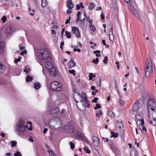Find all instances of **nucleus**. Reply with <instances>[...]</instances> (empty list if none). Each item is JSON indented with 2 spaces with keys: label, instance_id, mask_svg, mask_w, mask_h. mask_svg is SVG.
I'll list each match as a JSON object with an SVG mask.
<instances>
[{
  "label": "nucleus",
  "instance_id": "1",
  "mask_svg": "<svg viewBox=\"0 0 156 156\" xmlns=\"http://www.w3.org/2000/svg\"><path fill=\"white\" fill-rule=\"evenodd\" d=\"M49 126L53 130H58L62 127V121L58 118L53 117L50 119Z\"/></svg>",
  "mask_w": 156,
  "mask_h": 156
},
{
  "label": "nucleus",
  "instance_id": "2",
  "mask_svg": "<svg viewBox=\"0 0 156 156\" xmlns=\"http://www.w3.org/2000/svg\"><path fill=\"white\" fill-rule=\"evenodd\" d=\"M153 71L152 64L151 59L148 58L145 62L144 67V73L145 77H144L143 80H145L146 78L148 77L150 74Z\"/></svg>",
  "mask_w": 156,
  "mask_h": 156
},
{
  "label": "nucleus",
  "instance_id": "3",
  "mask_svg": "<svg viewBox=\"0 0 156 156\" xmlns=\"http://www.w3.org/2000/svg\"><path fill=\"white\" fill-rule=\"evenodd\" d=\"M19 122V123L16 124L15 131L19 135H22L27 130L25 129L23 120L20 119Z\"/></svg>",
  "mask_w": 156,
  "mask_h": 156
},
{
  "label": "nucleus",
  "instance_id": "4",
  "mask_svg": "<svg viewBox=\"0 0 156 156\" xmlns=\"http://www.w3.org/2000/svg\"><path fill=\"white\" fill-rule=\"evenodd\" d=\"M147 109L148 111V116L151 114L150 113V111H153L156 110V102L155 100L153 99H149L147 103Z\"/></svg>",
  "mask_w": 156,
  "mask_h": 156
},
{
  "label": "nucleus",
  "instance_id": "5",
  "mask_svg": "<svg viewBox=\"0 0 156 156\" xmlns=\"http://www.w3.org/2000/svg\"><path fill=\"white\" fill-rule=\"evenodd\" d=\"M42 51L43 52H41V50H39L38 52L39 53V55H38L39 58L40 59H45L49 58L50 54L48 49L46 48H43L42 49Z\"/></svg>",
  "mask_w": 156,
  "mask_h": 156
},
{
  "label": "nucleus",
  "instance_id": "6",
  "mask_svg": "<svg viewBox=\"0 0 156 156\" xmlns=\"http://www.w3.org/2000/svg\"><path fill=\"white\" fill-rule=\"evenodd\" d=\"M51 89L52 91H58L62 89L61 84L57 81L52 82L51 83Z\"/></svg>",
  "mask_w": 156,
  "mask_h": 156
},
{
  "label": "nucleus",
  "instance_id": "7",
  "mask_svg": "<svg viewBox=\"0 0 156 156\" xmlns=\"http://www.w3.org/2000/svg\"><path fill=\"white\" fill-rule=\"evenodd\" d=\"M75 130L73 126L72 125H67L63 128V130L66 133L72 134L75 132Z\"/></svg>",
  "mask_w": 156,
  "mask_h": 156
},
{
  "label": "nucleus",
  "instance_id": "8",
  "mask_svg": "<svg viewBox=\"0 0 156 156\" xmlns=\"http://www.w3.org/2000/svg\"><path fill=\"white\" fill-rule=\"evenodd\" d=\"M108 28L110 29V31L109 33V40L112 41V42H113L114 41V36L113 34L112 25L110 24L108 25Z\"/></svg>",
  "mask_w": 156,
  "mask_h": 156
},
{
  "label": "nucleus",
  "instance_id": "9",
  "mask_svg": "<svg viewBox=\"0 0 156 156\" xmlns=\"http://www.w3.org/2000/svg\"><path fill=\"white\" fill-rule=\"evenodd\" d=\"M72 31L73 33L74 34L76 37L79 38L81 37V34L78 28L76 27H72Z\"/></svg>",
  "mask_w": 156,
  "mask_h": 156
},
{
  "label": "nucleus",
  "instance_id": "10",
  "mask_svg": "<svg viewBox=\"0 0 156 156\" xmlns=\"http://www.w3.org/2000/svg\"><path fill=\"white\" fill-rule=\"evenodd\" d=\"M129 9L140 20L139 13L138 10L134 8L133 7L130 6L129 7Z\"/></svg>",
  "mask_w": 156,
  "mask_h": 156
},
{
  "label": "nucleus",
  "instance_id": "11",
  "mask_svg": "<svg viewBox=\"0 0 156 156\" xmlns=\"http://www.w3.org/2000/svg\"><path fill=\"white\" fill-rule=\"evenodd\" d=\"M139 100H137L133 104L132 106V110L134 112H136L138 111L140 108L139 105Z\"/></svg>",
  "mask_w": 156,
  "mask_h": 156
},
{
  "label": "nucleus",
  "instance_id": "12",
  "mask_svg": "<svg viewBox=\"0 0 156 156\" xmlns=\"http://www.w3.org/2000/svg\"><path fill=\"white\" fill-rule=\"evenodd\" d=\"M92 139L94 146L95 147L99 146V140L98 137L94 136L93 137Z\"/></svg>",
  "mask_w": 156,
  "mask_h": 156
},
{
  "label": "nucleus",
  "instance_id": "13",
  "mask_svg": "<svg viewBox=\"0 0 156 156\" xmlns=\"http://www.w3.org/2000/svg\"><path fill=\"white\" fill-rule=\"evenodd\" d=\"M109 144L110 147L111 149L113 151L116 152L117 151L118 148L112 141H111L109 142Z\"/></svg>",
  "mask_w": 156,
  "mask_h": 156
},
{
  "label": "nucleus",
  "instance_id": "14",
  "mask_svg": "<svg viewBox=\"0 0 156 156\" xmlns=\"http://www.w3.org/2000/svg\"><path fill=\"white\" fill-rule=\"evenodd\" d=\"M80 102L82 106L83 107L84 109H85L86 106L88 108L90 107V102L88 100L85 101V102H84L83 100H82L80 101Z\"/></svg>",
  "mask_w": 156,
  "mask_h": 156
},
{
  "label": "nucleus",
  "instance_id": "15",
  "mask_svg": "<svg viewBox=\"0 0 156 156\" xmlns=\"http://www.w3.org/2000/svg\"><path fill=\"white\" fill-rule=\"evenodd\" d=\"M5 49V43L2 41H0V54H2L4 52Z\"/></svg>",
  "mask_w": 156,
  "mask_h": 156
},
{
  "label": "nucleus",
  "instance_id": "16",
  "mask_svg": "<svg viewBox=\"0 0 156 156\" xmlns=\"http://www.w3.org/2000/svg\"><path fill=\"white\" fill-rule=\"evenodd\" d=\"M75 65L76 63L74 61L73 58H71L68 63V68L70 69L75 66Z\"/></svg>",
  "mask_w": 156,
  "mask_h": 156
},
{
  "label": "nucleus",
  "instance_id": "17",
  "mask_svg": "<svg viewBox=\"0 0 156 156\" xmlns=\"http://www.w3.org/2000/svg\"><path fill=\"white\" fill-rule=\"evenodd\" d=\"M143 119L140 118V115L136 114L135 117V120L137 125H140L141 124V120Z\"/></svg>",
  "mask_w": 156,
  "mask_h": 156
},
{
  "label": "nucleus",
  "instance_id": "18",
  "mask_svg": "<svg viewBox=\"0 0 156 156\" xmlns=\"http://www.w3.org/2000/svg\"><path fill=\"white\" fill-rule=\"evenodd\" d=\"M48 70L52 76H54L56 75V71L55 68L52 67Z\"/></svg>",
  "mask_w": 156,
  "mask_h": 156
},
{
  "label": "nucleus",
  "instance_id": "19",
  "mask_svg": "<svg viewBox=\"0 0 156 156\" xmlns=\"http://www.w3.org/2000/svg\"><path fill=\"white\" fill-rule=\"evenodd\" d=\"M58 110V108L57 107L53 108L51 109L49 114L51 115H53L54 114L56 113V110Z\"/></svg>",
  "mask_w": 156,
  "mask_h": 156
},
{
  "label": "nucleus",
  "instance_id": "20",
  "mask_svg": "<svg viewBox=\"0 0 156 156\" xmlns=\"http://www.w3.org/2000/svg\"><path fill=\"white\" fill-rule=\"evenodd\" d=\"M67 7L69 9H72L74 6V5L71 0H67Z\"/></svg>",
  "mask_w": 156,
  "mask_h": 156
},
{
  "label": "nucleus",
  "instance_id": "21",
  "mask_svg": "<svg viewBox=\"0 0 156 156\" xmlns=\"http://www.w3.org/2000/svg\"><path fill=\"white\" fill-rule=\"evenodd\" d=\"M12 32V28L11 26H8L5 30V33L6 34H10Z\"/></svg>",
  "mask_w": 156,
  "mask_h": 156
},
{
  "label": "nucleus",
  "instance_id": "22",
  "mask_svg": "<svg viewBox=\"0 0 156 156\" xmlns=\"http://www.w3.org/2000/svg\"><path fill=\"white\" fill-rule=\"evenodd\" d=\"M76 135V137L77 138L79 139L83 137V135L81 134L80 132L77 130H75V132L73 133Z\"/></svg>",
  "mask_w": 156,
  "mask_h": 156
},
{
  "label": "nucleus",
  "instance_id": "23",
  "mask_svg": "<svg viewBox=\"0 0 156 156\" xmlns=\"http://www.w3.org/2000/svg\"><path fill=\"white\" fill-rule=\"evenodd\" d=\"M45 67L48 70H49L51 67H53L51 62L49 61H47L46 62Z\"/></svg>",
  "mask_w": 156,
  "mask_h": 156
},
{
  "label": "nucleus",
  "instance_id": "24",
  "mask_svg": "<svg viewBox=\"0 0 156 156\" xmlns=\"http://www.w3.org/2000/svg\"><path fill=\"white\" fill-rule=\"evenodd\" d=\"M117 124L119 130L124 131L123 130V125L122 123L121 122H118Z\"/></svg>",
  "mask_w": 156,
  "mask_h": 156
},
{
  "label": "nucleus",
  "instance_id": "25",
  "mask_svg": "<svg viewBox=\"0 0 156 156\" xmlns=\"http://www.w3.org/2000/svg\"><path fill=\"white\" fill-rule=\"evenodd\" d=\"M108 115L112 118H114L115 116V114L111 110H109L108 111Z\"/></svg>",
  "mask_w": 156,
  "mask_h": 156
},
{
  "label": "nucleus",
  "instance_id": "26",
  "mask_svg": "<svg viewBox=\"0 0 156 156\" xmlns=\"http://www.w3.org/2000/svg\"><path fill=\"white\" fill-rule=\"evenodd\" d=\"M81 97L84 99L85 101L88 100L87 94L85 92H82Z\"/></svg>",
  "mask_w": 156,
  "mask_h": 156
},
{
  "label": "nucleus",
  "instance_id": "27",
  "mask_svg": "<svg viewBox=\"0 0 156 156\" xmlns=\"http://www.w3.org/2000/svg\"><path fill=\"white\" fill-rule=\"evenodd\" d=\"M144 121L143 119H142L141 120V125L142 126V129L143 130L146 131H147V129L146 128H145L144 126Z\"/></svg>",
  "mask_w": 156,
  "mask_h": 156
},
{
  "label": "nucleus",
  "instance_id": "28",
  "mask_svg": "<svg viewBox=\"0 0 156 156\" xmlns=\"http://www.w3.org/2000/svg\"><path fill=\"white\" fill-rule=\"evenodd\" d=\"M117 92H118V94L119 95V96L120 98L121 96H120V93H119V90H117ZM119 103L120 105H124V101L122 100L121 98H120L119 99Z\"/></svg>",
  "mask_w": 156,
  "mask_h": 156
},
{
  "label": "nucleus",
  "instance_id": "29",
  "mask_svg": "<svg viewBox=\"0 0 156 156\" xmlns=\"http://www.w3.org/2000/svg\"><path fill=\"white\" fill-rule=\"evenodd\" d=\"M152 117L153 119L155 120L156 121V111L155 110H154L152 111Z\"/></svg>",
  "mask_w": 156,
  "mask_h": 156
},
{
  "label": "nucleus",
  "instance_id": "30",
  "mask_svg": "<svg viewBox=\"0 0 156 156\" xmlns=\"http://www.w3.org/2000/svg\"><path fill=\"white\" fill-rule=\"evenodd\" d=\"M97 82L96 83L97 85L99 86H101V78L100 77H98L97 78Z\"/></svg>",
  "mask_w": 156,
  "mask_h": 156
},
{
  "label": "nucleus",
  "instance_id": "31",
  "mask_svg": "<svg viewBox=\"0 0 156 156\" xmlns=\"http://www.w3.org/2000/svg\"><path fill=\"white\" fill-rule=\"evenodd\" d=\"M95 5L94 3H90L89 6L88 8L90 10H91L95 7Z\"/></svg>",
  "mask_w": 156,
  "mask_h": 156
},
{
  "label": "nucleus",
  "instance_id": "32",
  "mask_svg": "<svg viewBox=\"0 0 156 156\" xmlns=\"http://www.w3.org/2000/svg\"><path fill=\"white\" fill-rule=\"evenodd\" d=\"M111 134H112L111 137H113L114 138H116L118 136V134L117 133H114L113 131L111 132Z\"/></svg>",
  "mask_w": 156,
  "mask_h": 156
},
{
  "label": "nucleus",
  "instance_id": "33",
  "mask_svg": "<svg viewBox=\"0 0 156 156\" xmlns=\"http://www.w3.org/2000/svg\"><path fill=\"white\" fill-rule=\"evenodd\" d=\"M34 85L36 89H38L41 87L40 84L38 82L35 83Z\"/></svg>",
  "mask_w": 156,
  "mask_h": 156
},
{
  "label": "nucleus",
  "instance_id": "34",
  "mask_svg": "<svg viewBox=\"0 0 156 156\" xmlns=\"http://www.w3.org/2000/svg\"><path fill=\"white\" fill-rule=\"evenodd\" d=\"M45 146L47 148V150L49 154L53 152V151L51 149L50 147L47 144H45Z\"/></svg>",
  "mask_w": 156,
  "mask_h": 156
},
{
  "label": "nucleus",
  "instance_id": "35",
  "mask_svg": "<svg viewBox=\"0 0 156 156\" xmlns=\"http://www.w3.org/2000/svg\"><path fill=\"white\" fill-rule=\"evenodd\" d=\"M89 26L91 30L93 32L95 31L96 28L92 24H89Z\"/></svg>",
  "mask_w": 156,
  "mask_h": 156
},
{
  "label": "nucleus",
  "instance_id": "36",
  "mask_svg": "<svg viewBox=\"0 0 156 156\" xmlns=\"http://www.w3.org/2000/svg\"><path fill=\"white\" fill-rule=\"evenodd\" d=\"M71 33L69 32L68 31H66L65 33V34L66 37L68 38H70L71 37V35H70Z\"/></svg>",
  "mask_w": 156,
  "mask_h": 156
},
{
  "label": "nucleus",
  "instance_id": "37",
  "mask_svg": "<svg viewBox=\"0 0 156 156\" xmlns=\"http://www.w3.org/2000/svg\"><path fill=\"white\" fill-rule=\"evenodd\" d=\"M102 115L101 111L99 110L97 112L96 116L98 117H100Z\"/></svg>",
  "mask_w": 156,
  "mask_h": 156
},
{
  "label": "nucleus",
  "instance_id": "38",
  "mask_svg": "<svg viewBox=\"0 0 156 156\" xmlns=\"http://www.w3.org/2000/svg\"><path fill=\"white\" fill-rule=\"evenodd\" d=\"M30 70V69L28 68L27 69V67L25 66V69H23L24 72H26V74H28L29 73V71Z\"/></svg>",
  "mask_w": 156,
  "mask_h": 156
},
{
  "label": "nucleus",
  "instance_id": "39",
  "mask_svg": "<svg viewBox=\"0 0 156 156\" xmlns=\"http://www.w3.org/2000/svg\"><path fill=\"white\" fill-rule=\"evenodd\" d=\"M85 23L83 21H80V23L79 24V26L82 29H83L84 27Z\"/></svg>",
  "mask_w": 156,
  "mask_h": 156
},
{
  "label": "nucleus",
  "instance_id": "40",
  "mask_svg": "<svg viewBox=\"0 0 156 156\" xmlns=\"http://www.w3.org/2000/svg\"><path fill=\"white\" fill-rule=\"evenodd\" d=\"M33 80L32 77L30 76L29 75H28L27 77L26 81L28 82L29 81H31Z\"/></svg>",
  "mask_w": 156,
  "mask_h": 156
},
{
  "label": "nucleus",
  "instance_id": "41",
  "mask_svg": "<svg viewBox=\"0 0 156 156\" xmlns=\"http://www.w3.org/2000/svg\"><path fill=\"white\" fill-rule=\"evenodd\" d=\"M150 123L154 126H155L156 125V121L155 120L153 119V120L150 121Z\"/></svg>",
  "mask_w": 156,
  "mask_h": 156
},
{
  "label": "nucleus",
  "instance_id": "42",
  "mask_svg": "<svg viewBox=\"0 0 156 156\" xmlns=\"http://www.w3.org/2000/svg\"><path fill=\"white\" fill-rule=\"evenodd\" d=\"M71 149H74L75 147V144H74L73 142L71 141L69 143Z\"/></svg>",
  "mask_w": 156,
  "mask_h": 156
},
{
  "label": "nucleus",
  "instance_id": "43",
  "mask_svg": "<svg viewBox=\"0 0 156 156\" xmlns=\"http://www.w3.org/2000/svg\"><path fill=\"white\" fill-rule=\"evenodd\" d=\"M11 146L12 147H15L16 144L17 142L15 141H11Z\"/></svg>",
  "mask_w": 156,
  "mask_h": 156
},
{
  "label": "nucleus",
  "instance_id": "44",
  "mask_svg": "<svg viewBox=\"0 0 156 156\" xmlns=\"http://www.w3.org/2000/svg\"><path fill=\"white\" fill-rule=\"evenodd\" d=\"M98 58H96L95 59H93L92 60V62L95 63V64H97L98 63Z\"/></svg>",
  "mask_w": 156,
  "mask_h": 156
},
{
  "label": "nucleus",
  "instance_id": "45",
  "mask_svg": "<svg viewBox=\"0 0 156 156\" xmlns=\"http://www.w3.org/2000/svg\"><path fill=\"white\" fill-rule=\"evenodd\" d=\"M21 57H19L18 58H15L14 60V62L15 63H17L18 62H20L21 60Z\"/></svg>",
  "mask_w": 156,
  "mask_h": 156
},
{
  "label": "nucleus",
  "instance_id": "46",
  "mask_svg": "<svg viewBox=\"0 0 156 156\" xmlns=\"http://www.w3.org/2000/svg\"><path fill=\"white\" fill-rule=\"evenodd\" d=\"M69 73L73 74L74 76L76 75V74L75 73V71L74 70H69Z\"/></svg>",
  "mask_w": 156,
  "mask_h": 156
},
{
  "label": "nucleus",
  "instance_id": "47",
  "mask_svg": "<svg viewBox=\"0 0 156 156\" xmlns=\"http://www.w3.org/2000/svg\"><path fill=\"white\" fill-rule=\"evenodd\" d=\"M1 20L3 21L2 23H5L6 20V18L5 16H3L1 18Z\"/></svg>",
  "mask_w": 156,
  "mask_h": 156
},
{
  "label": "nucleus",
  "instance_id": "48",
  "mask_svg": "<svg viewBox=\"0 0 156 156\" xmlns=\"http://www.w3.org/2000/svg\"><path fill=\"white\" fill-rule=\"evenodd\" d=\"M86 20H87L89 23V24H92V20H90L88 17L86 18Z\"/></svg>",
  "mask_w": 156,
  "mask_h": 156
},
{
  "label": "nucleus",
  "instance_id": "49",
  "mask_svg": "<svg viewBox=\"0 0 156 156\" xmlns=\"http://www.w3.org/2000/svg\"><path fill=\"white\" fill-rule=\"evenodd\" d=\"M14 155V156H22V154H20V152L18 151L15 153Z\"/></svg>",
  "mask_w": 156,
  "mask_h": 156
},
{
  "label": "nucleus",
  "instance_id": "50",
  "mask_svg": "<svg viewBox=\"0 0 156 156\" xmlns=\"http://www.w3.org/2000/svg\"><path fill=\"white\" fill-rule=\"evenodd\" d=\"M96 106H95L94 107V109H97L98 108H100L101 107V106L100 104H96Z\"/></svg>",
  "mask_w": 156,
  "mask_h": 156
},
{
  "label": "nucleus",
  "instance_id": "51",
  "mask_svg": "<svg viewBox=\"0 0 156 156\" xmlns=\"http://www.w3.org/2000/svg\"><path fill=\"white\" fill-rule=\"evenodd\" d=\"M98 100V98H95L92 101V103H96L97 102V101Z\"/></svg>",
  "mask_w": 156,
  "mask_h": 156
},
{
  "label": "nucleus",
  "instance_id": "52",
  "mask_svg": "<svg viewBox=\"0 0 156 156\" xmlns=\"http://www.w3.org/2000/svg\"><path fill=\"white\" fill-rule=\"evenodd\" d=\"M27 53V51L26 50H24L22 52H21L20 53V55H23L24 54H26Z\"/></svg>",
  "mask_w": 156,
  "mask_h": 156
},
{
  "label": "nucleus",
  "instance_id": "53",
  "mask_svg": "<svg viewBox=\"0 0 156 156\" xmlns=\"http://www.w3.org/2000/svg\"><path fill=\"white\" fill-rule=\"evenodd\" d=\"M108 60V58L107 56H105V57L104 59L103 60V62L104 63H106L107 62Z\"/></svg>",
  "mask_w": 156,
  "mask_h": 156
},
{
  "label": "nucleus",
  "instance_id": "54",
  "mask_svg": "<svg viewBox=\"0 0 156 156\" xmlns=\"http://www.w3.org/2000/svg\"><path fill=\"white\" fill-rule=\"evenodd\" d=\"M92 75H93V73H90L89 76V80H91L92 79L93 77Z\"/></svg>",
  "mask_w": 156,
  "mask_h": 156
},
{
  "label": "nucleus",
  "instance_id": "55",
  "mask_svg": "<svg viewBox=\"0 0 156 156\" xmlns=\"http://www.w3.org/2000/svg\"><path fill=\"white\" fill-rule=\"evenodd\" d=\"M43 0H41V6L43 8L45 7L46 6V4L45 3H44L43 2Z\"/></svg>",
  "mask_w": 156,
  "mask_h": 156
},
{
  "label": "nucleus",
  "instance_id": "56",
  "mask_svg": "<svg viewBox=\"0 0 156 156\" xmlns=\"http://www.w3.org/2000/svg\"><path fill=\"white\" fill-rule=\"evenodd\" d=\"M22 44H20L19 45V47H20V50H22L23 49L25 48V47H23V46H21V45H22Z\"/></svg>",
  "mask_w": 156,
  "mask_h": 156
},
{
  "label": "nucleus",
  "instance_id": "57",
  "mask_svg": "<svg viewBox=\"0 0 156 156\" xmlns=\"http://www.w3.org/2000/svg\"><path fill=\"white\" fill-rule=\"evenodd\" d=\"M80 20V16H77L76 20V23H77L78 21Z\"/></svg>",
  "mask_w": 156,
  "mask_h": 156
},
{
  "label": "nucleus",
  "instance_id": "58",
  "mask_svg": "<svg viewBox=\"0 0 156 156\" xmlns=\"http://www.w3.org/2000/svg\"><path fill=\"white\" fill-rule=\"evenodd\" d=\"M50 156H56L55 154L53 151L49 154Z\"/></svg>",
  "mask_w": 156,
  "mask_h": 156
},
{
  "label": "nucleus",
  "instance_id": "59",
  "mask_svg": "<svg viewBox=\"0 0 156 156\" xmlns=\"http://www.w3.org/2000/svg\"><path fill=\"white\" fill-rule=\"evenodd\" d=\"M125 1L128 3H131L132 2V0H124Z\"/></svg>",
  "mask_w": 156,
  "mask_h": 156
},
{
  "label": "nucleus",
  "instance_id": "60",
  "mask_svg": "<svg viewBox=\"0 0 156 156\" xmlns=\"http://www.w3.org/2000/svg\"><path fill=\"white\" fill-rule=\"evenodd\" d=\"M79 5H79V4H77L76 5V10H79L80 9V7Z\"/></svg>",
  "mask_w": 156,
  "mask_h": 156
},
{
  "label": "nucleus",
  "instance_id": "61",
  "mask_svg": "<svg viewBox=\"0 0 156 156\" xmlns=\"http://www.w3.org/2000/svg\"><path fill=\"white\" fill-rule=\"evenodd\" d=\"M102 140H104V141L105 142H108V138H105L104 137H103L102 138Z\"/></svg>",
  "mask_w": 156,
  "mask_h": 156
},
{
  "label": "nucleus",
  "instance_id": "62",
  "mask_svg": "<svg viewBox=\"0 0 156 156\" xmlns=\"http://www.w3.org/2000/svg\"><path fill=\"white\" fill-rule=\"evenodd\" d=\"M67 61V60L66 59L64 58L62 60V63L64 64V62H66Z\"/></svg>",
  "mask_w": 156,
  "mask_h": 156
},
{
  "label": "nucleus",
  "instance_id": "63",
  "mask_svg": "<svg viewBox=\"0 0 156 156\" xmlns=\"http://www.w3.org/2000/svg\"><path fill=\"white\" fill-rule=\"evenodd\" d=\"M32 11L33 12V13H30V14L31 16H34V13L35 12V10L34 9H33Z\"/></svg>",
  "mask_w": 156,
  "mask_h": 156
},
{
  "label": "nucleus",
  "instance_id": "64",
  "mask_svg": "<svg viewBox=\"0 0 156 156\" xmlns=\"http://www.w3.org/2000/svg\"><path fill=\"white\" fill-rule=\"evenodd\" d=\"M48 129L47 128H44V130H43L44 133L45 134L46 133V132L48 131Z\"/></svg>",
  "mask_w": 156,
  "mask_h": 156
}]
</instances>
